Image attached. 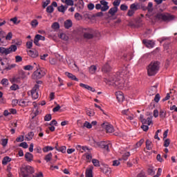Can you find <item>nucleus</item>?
<instances>
[{"mask_svg":"<svg viewBox=\"0 0 177 177\" xmlns=\"http://www.w3.org/2000/svg\"><path fill=\"white\" fill-rule=\"evenodd\" d=\"M10 89H11V91H17V89H19V85L16 84H13L10 87Z\"/></svg>","mask_w":177,"mask_h":177,"instance_id":"47","label":"nucleus"},{"mask_svg":"<svg viewBox=\"0 0 177 177\" xmlns=\"http://www.w3.org/2000/svg\"><path fill=\"white\" fill-rule=\"evenodd\" d=\"M28 136L26 137V139H28V140H31V139H32V138H34V133L33 132H29L28 133Z\"/></svg>","mask_w":177,"mask_h":177,"instance_id":"59","label":"nucleus"},{"mask_svg":"<svg viewBox=\"0 0 177 177\" xmlns=\"http://www.w3.org/2000/svg\"><path fill=\"white\" fill-rule=\"evenodd\" d=\"M38 37L39 36H35L34 39V44L37 45V46H39V40L38 39Z\"/></svg>","mask_w":177,"mask_h":177,"instance_id":"63","label":"nucleus"},{"mask_svg":"<svg viewBox=\"0 0 177 177\" xmlns=\"http://www.w3.org/2000/svg\"><path fill=\"white\" fill-rule=\"evenodd\" d=\"M158 85L156 84L153 86H151L148 91V95H149V96H153L154 95H156V93H157V88H158Z\"/></svg>","mask_w":177,"mask_h":177,"instance_id":"12","label":"nucleus"},{"mask_svg":"<svg viewBox=\"0 0 177 177\" xmlns=\"http://www.w3.org/2000/svg\"><path fill=\"white\" fill-rule=\"evenodd\" d=\"M120 3H121V0H115L113 2V6H115V8H118V6H120Z\"/></svg>","mask_w":177,"mask_h":177,"instance_id":"49","label":"nucleus"},{"mask_svg":"<svg viewBox=\"0 0 177 177\" xmlns=\"http://www.w3.org/2000/svg\"><path fill=\"white\" fill-rule=\"evenodd\" d=\"M142 44L149 48H154L155 45L154 41L146 39L142 40Z\"/></svg>","mask_w":177,"mask_h":177,"instance_id":"11","label":"nucleus"},{"mask_svg":"<svg viewBox=\"0 0 177 177\" xmlns=\"http://www.w3.org/2000/svg\"><path fill=\"white\" fill-rule=\"evenodd\" d=\"M30 169V165L21 168V175L22 177H30L28 171Z\"/></svg>","mask_w":177,"mask_h":177,"instance_id":"9","label":"nucleus"},{"mask_svg":"<svg viewBox=\"0 0 177 177\" xmlns=\"http://www.w3.org/2000/svg\"><path fill=\"white\" fill-rule=\"evenodd\" d=\"M65 3L68 5V6H74V1L73 0H66Z\"/></svg>","mask_w":177,"mask_h":177,"instance_id":"52","label":"nucleus"},{"mask_svg":"<svg viewBox=\"0 0 177 177\" xmlns=\"http://www.w3.org/2000/svg\"><path fill=\"white\" fill-rule=\"evenodd\" d=\"M42 150L44 153H48V151H52V150H53V147L50 146H46L44 147Z\"/></svg>","mask_w":177,"mask_h":177,"instance_id":"34","label":"nucleus"},{"mask_svg":"<svg viewBox=\"0 0 177 177\" xmlns=\"http://www.w3.org/2000/svg\"><path fill=\"white\" fill-rule=\"evenodd\" d=\"M80 86H81V88H84V89H86L87 91H91V92H96V90L93 87L84 83H80Z\"/></svg>","mask_w":177,"mask_h":177,"instance_id":"15","label":"nucleus"},{"mask_svg":"<svg viewBox=\"0 0 177 177\" xmlns=\"http://www.w3.org/2000/svg\"><path fill=\"white\" fill-rule=\"evenodd\" d=\"M101 127L103 129H105L107 133H113V132H114V127L107 122L102 123Z\"/></svg>","mask_w":177,"mask_h":177,"instance_id":"6","label":"nucleus"},{"mask_svg":"<svg viewBox=\"0 0 177 177\" xmlns=\"http://www.w3.org/2000/svg\"><path fill=\"white\" fill-rule=\"evenodd\" d=\"M75 19H76V20H81V19H82V16H81L80 13L76 12L75 14Z\"/></svg>","mask_w":177,"mask_h":177,"instance_id":"64","label":"nucleus"},{"mask_svg":"<svg viewBox=\"0 0 177 177\" xmlns=\"http://www.w3.org/2000/svg\"><path fill=\"white\" fill-rule=\"evenodd\" d=\"M51 28H53V30H59L60 25L57 22H54L51 26Z\"/></svg>","mask_w":177,"mask_h":177,"instance_id":"32","label":"nucleus"},{"mask_svg":"<svg viewBox=\"0 0 177 177\" xmlns=\"http://www.w3.org/2000/svg\"><path fill=\"white\" fill-rule=\"evenodd\" d=\"M102 73H110V71H111V66H110L109 62H107L102 66Z\"/></svg>","mask_w":177,"mask_h":177,"instance_id":"16","label":"nucleus"},{"mask_svg":"<svg viewBox=\"0 0 177 177\" xmlns=\"http://www.w3.org/2000/svg\"><path fill=\"white\" fill-rule=\"evenodd\" d=\"M148 12H153V3L149 2L147 8Z\"/></svg>","mask_w":177,"mask_h":177,"instance_id":"46","label":"nucleus"},{"mask_svg":"<svg viewBox=\"0 0 177 177\" xmlns=\"http://www.w3.org/2000/svg\"><path fill=\"white\" fill-rule=\"evenodd\" d=\"M130 9L134 12H136V10H139V9H140V5L138 3H132L130 6Z\"/></svg>","mask_w":177,"mask_h":177,"instance_id":"18","label":"nucleus"},{"mask_svg":"<svg viewBox=\"0 0 177 177\" xmlns=\"http://www.w3.org/2000/svg\"><path fill=\"white\" fill-rule=\"evenodd\" d=\"M19 76L21 77V80H24V78H26V72H24V71H19Z\"/></svg>","mask_w":177,"mask_h":177,"instance_id":"40","label":"nucleus"},{"mask_svg":"<svg viewBox=\"0 0 177 177\" xmlns=\"http://www.w3.org/2000/svg\"><path fill=\"white\" fill-rule=\"evenodd\" d=\"M53 156V154H52V153H49L48 154L46 155L44 157L45 161H46V162H49V161L52 160Z\"/></svg>","mask_w":177,"mask_h":177,"instance_id":"30","label":"nucleus"},{"mask_svg":"<svg viewBox=\"0 0 177 177\" xmlns=\"http://www.w3.org/2000/svg\"><path fill=\"white\" fill-rule=\"evenodd\" d=\"M87 115H89V117H93L95 115V111H93L91 109H88L86 111Z\"/></svg>","mask_w":177,"mask_h":177,"instance_id":"42","label":"nucleus"},{"mask_svg":"<svg viewBox=\"0 0 177 177\" xmlns=\"http://www.w3.org/2000/svg\"><path fill=\"white\" fill-rule=\"evenodd\" d=\"M143 143H145V139H141L140 140L139 142H138L136 145V147H140V146H142V145H143Z\"/></svg>","mask_w":177,"mask_h":177,"instance_id":"56","label":"nucleus"},{"mask_svg":"<svg viewBox=\"0 0 177 177\" xmlns=\"http://www.w3.org/2000/svg\"><path fill=\"white\" fill-rule=\"evenodd\" d=\"M33 69H34V66L31 65H26L24 66V70H26L28 71H31V70H33Z\"/></svg>","mask_w":177,"mask_h":177,"instance_id":"44","label":"nucleus"},{"mask_svg":"<svg viewBox=\"0 0 177 177\" xmlns=\"http://www.w3.org/2000/svg\"><path fill=\"white\" fill-rule=\"evenodd\" d=\"M96 70H97V68L95 65H92L88 68V71L91 74H95Z\"/></svg>","mask_w":177,"mask_h":177,"instance_id":"28","label":"nucleus"},{"mask_svg":"<svg viewBox=\"0 0 177 177\" xmlns=\"http://www.w3.org/2000/svg\"><path fill=\"white\" fill-rule=\"evenodd\" d=\"M34 75L35 77L37 78V80H39L45 75V71L41 70V69H37L34 72Z\"/></svg>","mask_w":177,"mask_h":177,"instance_id":"10","label":"nucleus"},{"mask_svg":"<svg viewBox=\"0 0 177 177\" xmlns=\"http://www.w3.org/2000/svg\"><path fill=\"white\" fill-rule=\"evenodd\" d=\"M117 10H118V8L113 7V8H110V10H109V15H111V16H114V15H115V13H117Z\"/></svg>","mask_w":177,"mask_h":177,"instance_id":"26","label":"nucleus"},{"mask_svg":"<svg viewBox=\"0 0 177 177\" xmlns=\"http://www.w3.org/2000/svg\"><path fill=\"white\" fill-rule=\"evenodd\" d=\"M30 104H31V102L28 100H19V106H21V107H27Z\"/></svg>","mask_w":177,"mask_h":177,"instance_id":"13","label":"nucleus"},{"mask_svg":"<svg viewBox=\"0 0 177 177\" xmlns=\"http://www.w3.org/2000/svg\"><path fill=\"white\" fill-rule=\"evenodd\" d=\"M83 34L86 39H92L95 37V31L89 28L83 29Z\"/></svg>","mask_w":177,"mask_h":177,"instance_id":"4","label":"nucleus"},{"mask_svg":"<svg viewBox=\"0 0 177 177\" xmlns=\"http://www.w3.org/2000/svg\"><path fill=\"white\" fill-rule=\"evenodd\" d=\"M11 161H12V159L9 158V156H5L3 158L2 164L3 165H6V164H8V162H10Z\"/></svg>","mask_w":177,"mask_h":177,"instance_id":"27","label":"nucleus"},{"mask_svg":"<svg viewBox=\"0 0 177 177\" xmlns=\"http://www.w3.org/2000/svg\"><path fill=\"white\" fill-rule=\"evenodd\" d=\"M65 75H66V77H68V78H70L73 81L78 82V78H77V77H75V75H73V73H70L68 72H66L65 73Z\"/></svg>","mask_w":177,"mask_h":177,"instance_id":"20","label":"nucleus"},{"mask_svg":"<svg viewBox=\"0 0 177 177\" xmlns=\"http://www.w3.org/2000/svg\"><path fill=\"white\" fill-rule=\"evenodd\" d=\"M122 114L127 117L129 115V114H131V111H129V109L123 110L122 111Z\"/></svg>","mask_w":177,"mask_h":177,"instance_id":"51","label":"nucleus"},{"mask_svg":"<svg viewBox=\"0 0 177 177\" xmlns=\"http://www.w3.org/2000/svg\"><path fill=\"white\" fill-rule=\"evenodd\" d=\"M17 50V46L11 45L9 48L0 47V53L2 55H9L12 52H16Z\"/></svg>","mask_w":177,"mask_h":177,"instance_id":"3","label":"nucleus"},{"mask_svg":"<svg viewBox=\"0 0 177 177\" xmlns=\"http://www.w3.org/2000/svg\"><path fill=\"white\" fill-rule=\"evenodd\" d=\"M156 17L158 20H162V21H171L174 18L173 15L169 14H158Z\"/></svg>","mask_w":177,"mask_h":177,"instance_id":"5","label":"nucleus"},{"mask_svg":"<svg viewBox=\"0 0 177 177\" xmlns=\"http://www.w3.org/2000/svg\"><path fill=\"white\" fill-rule=\"evenodd\" d=\"M56 150H57V151H61V153H66V147L65 146H62L61 147H55Z\"/></svg>","mask_w":177,"mask_h":177,"instance_id":"36","label":"nucleus"},{"mask_svg":"<svg viewBox=\"0 0 177 177\" xmlns=\"http://www.w3.org/2000/svg\"><path fill=\"white\" fill-rule=\"evenodd\" d=\"M58 12H61L62 13H64L66 10H67V8L64 7V6L62 5L57 8Z\"/></svg>","mask_w":177,"mask_h":177,"instance_id":"35","label":"nucleus"},{"mask_svg":"<svg viewBox=\"0 0 177 177\" xmlns=\"http://www.w3.org/2000/svg\"><path fill=\"white\" fill-rule=\"evenodd\" d=\"M123 59H124L126 62H128L129 60H132V55L131 54H124L123 55Z\"/></svg>","mask_w":177,"mask_h":177,"instance_id":"33","label":"nucleus"},{"mask_svg":"<svg viewBox=\"0 0 177 177\" xmlns=\"http://www.w3.org/2000/svg\"><path fill=\"white\" fill-rule=\"evenodd\" d=\"M159 116L160 118L164 120V118H165V117L167 116V111H165V110L164 109H160Z\"/></svg>","mask_w":177,"mask_h":177,"instance_id":"25","label":"nucleus"},{"mask_svg":"<svg viewBox=\"0 0 177 177\" xmlns=\"http://www.w3.org/2000/svg\"><path fill=\"white\" fill-rule=\"evenodd\" d=\"M26 48H28V49H31L32 48V41L26 43Z\"/></svg>","mask_w":177,"mask_h":177,"instance_id":"62","label":"nucleus"},{"mask_svg":"<svg viewBox=\"0 0 177 177\" xmlns=\"http://www.w3.org/2000/svg\"><path fill=\"white\" fill-rule=\"evenodd\" d=\"M77 6L80 9H84V0H79Z\"/></svg>","mask_w":177,"mask_h":177,"instance_id":"43","label":"nucleus"},{"mask_svg":"<svg viewBox=\"0 0 177 177\" xmlns=\"http://www.w3.org/2000/svg\"><path fill=\"white\" fill-rule=\"evenodd\" d=\"M39 91V85L35 84L31 91L32 97V99H34V100L39 97V94L38 93Z\"/></svg>","mask_w":177,"mask_h":177,"instance_id":"8","label":"nucleus"},{"mask_svg":"<svg viewBox=\"0 0 177 177\" xmlns=\"http://www.w3.org/2000/svg\"><path fill=\"white\" fill-rule=\"evenodd\" d=\"M169 145H171V140H169V138H167L165 140L163 146L165 147H168Z\"/></svg>","mask_w":177,"mask_h":177,"instance_id":"41","label":"nucleus"},{"mask_svg":"<svg viewBox=\"0 0 177 177\" xmlns=\"http://www.w3.org/2000/svg\"><path fill=\"white\" fill-rule=\"evenodd\" d=\"M25 158L26 161H32V158H34V156H32L31 153L27 152L25 154Z\"/></svg>","mask_w":177,"mask_h":177,"instance_id":"24","label":"nucleus"},{"mask_svg":"<svg viewBox=\"0 0 177 177\" xmlns=\"http://www.w3.org/2000/svg\"><path fill=\"white\" fill-rule=\"evenodd\" d=\"M86 177H93V167H91L86 169Z\"/></svg>","mask_w":177,"mask_h":177,"instance_id":"19","label":"nucleus"},{"mask_svg":"<svg viewBox=\"0 0 177 177\" xmlns=\"http://www.w3.org/2000/svg\"><path fill=\"white\" fill-rule=\"evenodd\" d=\"M59 38L61 39H64V41H67V36L66 35V34L64 33H60L59 35Z\"/></svg>","mask_w":177,"mask_h":177,"instance_id":"60","label":"nucleus"},{"mask_svg":"<svg viewBox=\"0 0 177 177\" xmlns=\"http://www.w3.org/2000/svg\"><path fill=\"white\" fill-rule=\"evenodd\" d=\"M21 80V77H20V76H15L10 80V82H12V84H19Z\"/></svg>","mask_w":177,"mask_h":177,"instance_id":"22","label":"nucleus"},{"mask_svg":"<svg viewBox=\"0 0 177 177\" xmlns=\"http://www.w3.org/2000/svg\"><path fill=\"white\" fill-rule=\"evenodd\" d=\"M64 27L67 30H68V28H71V27H73V21H71V19H68L64 22Z\"/></svg>","mask_w":177,"mask_h":177,"instance_id":"21","label":"nucleus"},{"mask_svg":"<svg viewBox=\"0 0 177 177\" xmlns=\"http://www.w3.org/2000/svg\"><path fill=\"white\" fill-rule=\"evenodd\" d=\"M1 84L5 86L9 85V80L6 78H4L1 80Z\"/></svg>","mask_w":177,"mask_h":177,"instance_id":"50","label":"nucleus"},{"mask_svg":"<svg viewBox=\"0 0 177 177\" xmlns=\"http://www.w3.org/2000/svg\"><path fill=\"white\" fill-rule=\"evenodd\" d=\"M28 55L30 57H32L33 59H35V57H38L39 56V54L38 53V51L36 50H30L28 51Z\"/></svg>","mask_w":177,"mask_h":177,"instance_id":"14","label":"nucleus"},{"mask_svg":"<svg viewBox=\"0 0 177 177\" xmlns=\"http://www.w3.org/2000/svg\"><path fill=\"white\" fill-rule=\"evenodd\" d=\"M141 122L142 124H147V125H150L151 124V122H152L151 118H147V120L146 119H142L141 120Z\"/></svg>","mask_w":177,"mask_h":177,"instance_id":"29","label":"nucleus"},{"mask_svg":"<svg viewBox=\"0 0 177 177\" xmlns=\"http://www.w3.org/2000/svg\"><path fill=\"white\" fill-rule=\"evenodd\" d=\"M16 67V64H12L10 65H8L7 66H5L3 70H6V71H9V70H12V68H15Z\"/></svg>","mask_w":177,"mask_h":177,"instance_id":"31","label":"nucleus"},{"mask_svg":"<svg viewBox=\"0 0 177 177\" xmlns=\"http://www.w3.org/2000/svg\"><path fill=\"white\" fill-rule=\"evenodd\" d=\"M124 74L125 72H118L115 75H109L108 79H105V81L110 82V85L117 86L119 89H124V86H125Z\"/></svg>","mask_w":177,"mask_h":177,"instance_id":"1","label":"nucleus"},{"mask_svg":"<svg viewBox=\"0 0 177 177\" xmlns=\"http://www.w3.org/2000/svg\"><path fill=\"white\" fill-rule=\"evenodd\" d=\"M53 10H55V8L52 6H48L46 8V12L47 13H53Z\"/></svg>","mask_w":177,"mask_h":177,"instance_id":"39","label":"nucleus"},{"mask_svg":"<svg viewBox=\"0 0 177 177\" xmlns=\"http://www.w3.org/2000/svg\"><path fill=\"white\" fill-rule=\"evenodd\" d=\"M30 25L32 26V27L35 28V27H37V26H38V21L37 19H33L31 21Z\"/></svg>","mask_w":177,"mask_h":177,"instance_id":"45","label":"nucleus"},{"mask_svg":"<svg viewBox=\"0 0 177 177\" xmlns=\"http://www.w3.org/2000/svg\"><path fill=\"white\" fill-rule=\"evenodd\" d=\"M146 149L147 150H151L153 149V142L150 140H146Z\"/></svg>","mask_w":177,"mask_h":177,"instance_id":"23","label":"nucleus"},{"mask_svg":"<svg viewBox=\"0 0 177 177\" xmlns=\"http://www.w3.org/2000/svg\"><path fill=\"white\" fill-rule=\"evenodd\" d=\"M158 70H160V62H151L147 68L148 75L151 77L153 75H156L157 73H158Z\"/></svg>","mask_w":177,"mask_h":177,"instance_id":"2","label":"nucleus"},{"mask_svg":"<svg viewBox=\"0 0 177 177\" xmlns=\"http://www.w3.org/2000/svg\"><path fill=\"white\" fill-rule=\"evenodd\" d=\"M1 145H2L3 147H5L6 145H8V139L6 138L1 139Z\"/></svg>","mask_w":177,"mask_h":177,"instance_id":"55","label":"nucleus"},{"mask_svg":"<svg viewBox=\"0 0 177 177\" xmlns=\"http://www.w3.org/2000/svg\"><path fill=\"white\" fill-rule=\"evenodd\" d=\"M15 62L16 63H20V62H23V57L20 55H17L15 57Z\"/></svg>","mask_w":177,"mask_h":177,"instance_id":"54","label":"nucleus"},{"mask_svg":"<svg viewBox=\"0 0 177 177\" xmlns=\"http://www.w3.org/2000/svg\"><path fill=\"white\" fill-rule=\"evenodd\" d=\"M99 147L104 149L106 151H110V147H111V143L110 142L101 141L97 143Z\"/></svg>","mask_w":177,"mask_h":177,"instance_id":"7","label":"nucleus"},{"mask_svg":"<svg viewBox=\"0 0 177 177\" xmlns=\"http://www.w3.org/2000/svg\"><path fill=\"white\" fill-rule=\"evenodd\" d=\"M131 156V153L129 152H126L123 156H122V160L124 161H127L128 160V157Z\"/></svg>","mask_w":177,"mask_h":177,"instance_id":"48","label":"nucleus"},{"mask_svg":"<svg viewBox=\"0 0 177 177\" xmlns=\"http://www.w3.org/2000/svg\"><path fill=\"white\" fill-rule=\"evenodd\" d=\"M92 162L94 165V167H100V162L97 160V159H93Z\"/></svg>","mask_w":177,"mask_h":177,"instance_id":"37","label":"nucleus"},{"mask_svg":"<svg viewBox=\"0 0 177 177\" xmlns=\"http://www.w3.org/2000/svg\"><path fill=\"white\" fill-rule=\"evenodd\" d=\"M115 95L118 102H124V93L122 92L118 91Z\"/></svg>","mask_w":177,"mask_h":177,"instance_id":"17","label":"nucleus"},{"mask_svg":"<svg viewBox=\"0 0 177 177\" xmlns=\"http://www.w3.org/2000/svg\"><path fill=\"white\" fill-rule=\"evenodd\" d=\"M84 127H85V128H87V129H91L92 128V124L88 121H86L84 123Z\"/></svg>","mask_w":177,"mask_h":177,"instance_id":"38","label":"nucleus"},{"mask_svg":"<svg viewBox=\"0 0 177 177\" xmlns=\"http://www.w3.org/2000/svg\"><path fill=\"white\" fill-rule=\"evenodd\" d=\"M160 99H161V97L160 96V94H156L154 97V102L156 103H158L160 102Z\"/></svg>","mask_w":177,"mask_h":177,"instance_id":"57","label":"nucleus"},{"mask_svg":"<svg viewBox=\"0 0 177 177\" xmlns=\"http://www.w3.org/2000/svg\"><path fill=\"white\" fill-rule=\"evenodd\" d=\"M13 37V34L12 33V32H10L8 33V35L6 37V39L7 41H10V39H12V37Z\"/></svg>","mask_w":177,"mask_h":177,"instance_id":"53","label":"nucleus"},{"mask_svg":"<svg viewBox=\"0 0 177 177\" xmlns=\"http://www.w3.org/2000/svg\"><path fill=\"white\" fill-rule=\"evenodd\" d=\"M52 120V115L50 114H47L44 117V121H50Z\"/></svg>","mask_w":177,"mask_h":177,"instance_id":"61","label":"nucleus"},{"mask_svg":"<svg viewBox=\"0 0 177 177\" xmlns=\"http://www.w3.org/2000/svg\"><path fill=\"white\" fill-rule=\"evenodd\" d=\"M29 170H26V172H28L29 176L30 175H32V174H34V168L31 166H29Z\"/></svg>","mask_w":177,"mask_h":177,"instance_id":"58","label":"nucleus"}]
</instances>
